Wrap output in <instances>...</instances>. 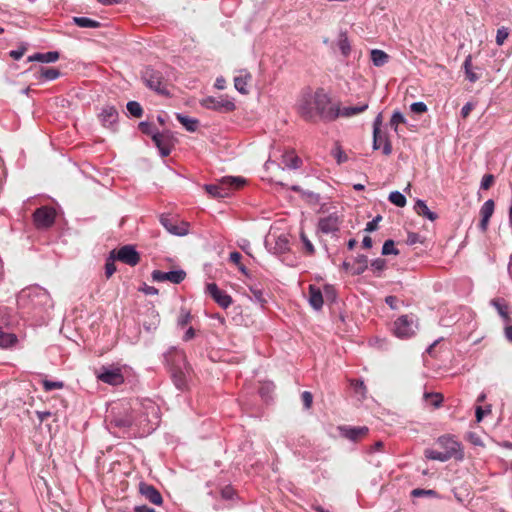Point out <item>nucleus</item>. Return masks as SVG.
<instances>
[{
    "mask_svg": "<svg viewBox=\"0 0 512 512\" xmlns=\"http://www.w3.org/2000/svg\"><path fill=\"white\" fill-rule=\"evenodd\" d=\"M367 107V104L347 107L340 112V109L330 102V98H301L298 112L305 120H334L340 114L347 117L359 114Z\"/></svg>",
    "mask_w": 512,
    "mask_h": 512,
    "instance_id": "nucleus-1",
    "label": "nucleus"
},
{
    "mask_svg": "<svg viewBox=\"0 0 512 512\" xmlns=\"http://www.w3.org/2000/svg\"><path fill=\"white\" fill-rule=\"evenodd\" d=\"M437 444L441 450L426 449V458L441 462H445L453 457L456 459L462 458L461 445L453 436L443 435L438 438Z\"/></svg>",
    "mask_w": 512,
    "mask_h": 512,
    "instance_id": "nucleus-2",
    "label": "nucleus"
},
{
    "mask_svg": "<svg viewBox=\"0 0 512 512\" xmlns=\"http://www.w3.org/2000/svg\"><path fill=\"white\" fill-rule=\"evenodd\" d=\"M245 184V180L241 177H223L220 181L215 184H206L204 186L205 191L214 198H225L236 190L242 188Z\"/></svg>",
    "mask_w": 512,
    "mask_h": 512,
    "instance_id": "nucleus-3",
    "label": "nucleus"
},
{
    "mask_svg": "<svg viewBox=\"0 0 512 512\" xmlns=\"http://www.w3.org/2000/svg\"><path fill=\"white\" fill-rule=\"evenodd\" d=\"M159 419L155 415L154 421L147 420V423L144 424L143 421H137L133 415L125 414V415H116L109 422V429H119L123 432L129 431L133 426L142 427L143 433H150L155 427L158 425Z\"/></svg>",
    "mask_w": 512,
    "mask_h": 512,
    "instance_id": "nucleus-4",
    "label": "nucleus"
},
{
    "mask_svg": "<svg viewBox=\"0 0 512 512\" xmlns=\"http://www.w3.org/2000/svg\"><path fill=\"white\" fill-rule=\"evenodd\" d=\"M417 323L413 315H401L394 322L393 334L400 339H409L416 333Z\"/></svg>",
    "mask_w": 512,
    "mask_h": 512,
    "instance_id": "nucleus-5",
    "label": "nucleus"
},
{
    "mask_svg": "<svg viewBox=\"0 0 512 512\" xmlns=\"http://www.w3.org/2000/svg\"><path fill=\"white\" fill-rule=\"evenodd\" d=\"M382 114H378L373 126V149L382 148L384 155L388 156L392 153V144L386 133L381 132Z\"/></svg>",
    "mask_w": 512,
    "mask_h": 512,
    "instance_id": "nucleus-6",
    "label": "nucleus"
},
{
    "mask_svg": "<svg viewBox=\"0 0 512 512\" xmlns=\"http://www.w3.org/2000/svg\"><path fill=\"white\" fill-rule=\"evenodd\" d=\"M96 377L99 381L112 386L124 383V376L120 367L102 366L96 371Z\"/></svg>",
    "mask_w": 512,
    "mask_h": 512,
    "instance_id": "nucleus-7",
    "label": "nucleus"
},
{
    "mask_svg": "<svg viewBox=\"0 0 512 512\" xmlns=\"http://www.w3.org/2000/svg\"><path fill=\"white\" fill-rule=\"evenodd\" d=\"M160 223L173 235L184 236L189 232V224L176 216L163 214L160 216Z\"/></svg>",
    "mask_w": 512,
    "mask_h": 512,
    "instance_id": "nucleus-8",
    "label": "nucleus"
},
{
    "mask_svg": "<svg viewBox=\"0 0 512 512\" xmlns=\"http://www.w3.org/2000/svg\"><path fill=\"white\" fill-rule=\"evenodd\" d=\"M142 79L145 82V84L154 92L159 94H165V87L163 83V78L161 76V73L152 69V68H145V70L142 72Z\"/></svg>",
    "mask_w": 512,
    "mask_h": 512,
    "instance_id": "nucleus-9",
    "label": "nucleus"
},
{
    "mask_svg": "<svg viewBox=\"0 0 512 512\" xmlns=\"http://www.w3.org/2000/svg\"><path fill=\"white\" fill-rule=\"evenodd\" d=\"M55 216L56 213L53 208L43 206L35 210L33 220L37 228L46 229L53 225Z\"/></svg>",
    "mask_w": 512,
    "mask_h": 512,
    "instance_id": "nucleus-10",
    "label": "nucleus"
},
{
    "mask_svg": "<svg viewBox=\"0 0 512 512\" xmlns=\"http://www.w3.org/2000/svg\"><path fill=\"white\" fill-rule=\"evenodd\" d=\"M200 105L219 113H227L235 109V104L227 98H201Z\"/></svg>",
    "mask_w": 512,
    "mask_h": 512,
    "instance_id": "nucleus-11",
    "label": "nucleus"
},
{
    "mask_svg": "<svg viewBox=\"0 0 512 512\" xmlns=\"http://www.w3.org/2000/svg\"><path fill=\"white\" fill-rule=\"evenodd\" d=\"M115 257L117 260L130 266H136L140 262L139 253L131 245H125L115 250Z\"/></svg>",
    "mask_w": 512,
    "mask_h": 512,
    "instance_id": "nucleus-12",
    "label": "nucleus"
},
{
    "mask_svg": "<svg viewBox=\"0 0 512 512\" xmlns=\"http://www.w3.org/2000/svg\"><path fill=\"white\" fill-rule=\"evenodd\" d=\"M206 291L220 307L226 309L232 304V297L224 290H221L217 284H207Z\"/></svg>",
    "mask_w": 512,
    "mask_h": 512,
    "instance_id": "nucleus-13",
    "label": "nucleus"
},
{
    "mask_svg": "<svg viewBox=\"0 0 512 512\" xmlns=\"http://www.w3.org/2000/svg\"><path fill=\"white\" fill-rule=\"evenodd\" d=\"M152 140L156 147L159 149L162 157H166L171 153L173 147V138L170 135V132H158L156 135H154Z\"/></svg>",
    "mask_w": 512,
    "mask_h": 512,
    "instance_id": "nucleus-14",
    "label": "nucleus"
},
{
    "mask_svg": "<svg viewBox=\"0 0 512 512\" xmlns=\"http://www.w3.org/2000/svg\"><path fill=\"white\" fill-rule=\"evenodd\" d=\"M340 435L350 441L357 442L368 435L369 429L366 426L353 427V426H340Z\"/></svg>",
    "mask_w": 512,
    "mask_h": 512,
    "instance_id": "nucleus-15",
    "label": "nucleus"
},
{
    "mask_svg": "<svg viewBox=\"0 0 512 512\" xmlns=\"http://www.w3.org/2000/svg\"><path fill=\"white\" fill-rule=\"evenodd\" d=\"M186 277V273L183 270L163 272L160 270H154L152 272V279L157 282L170 281L174 284L181 283Z\"/></svg>",
    "mask_w": 512,
    "mask_h": 512,
    "instance_id": "nucleus-16",
    "label": "nucleus"
},
{
    "mask_svg": "<svg viewBox=\"0 0 512 512\" xmlns=\"http://www.w3.org/2000/svg\"><path fill=\"white\" fill-rule=\"evenodd\" d=\"M341 223L342 219L336 213H333L320 218L318 227L321 232L328 234L338 231Z\"/></svg>",
    "mask_w": 512,
    "mask_h": 512,
    "instance_id": "nucleus-17",
    "label": "nucleus"
},
{
    "mask_svg": "<svg viewBox=\"0 0 512 512\" xmlns=\"http://www.w3.org/2000/svg\"><path fill=\"white\" fill-rule=\"evenodd\" d=\"M139 492L154 505H161L163 502L162 495L153 485L141 482L139 484Z\"/></svg>",
    "mask_w": 512,
    "mask_h": 512,
    "instance_id": "nucleus-18",
    "label": "nucleus"
},
{
    "mask_svg": "<svg viewBox=\"0 0 512 512\" xmlns=\"http://www.w3.org/2000/svg\"><path fill=\"white\" fill-rule=\"evenodd\" d=\"M495 209V203L492 199L487 200L480 209L481 220L479 222V229L485 233L488 229L490 218L492 217Z\"/></svg>",
    "mask_w": 512,
    "mask_h": 512,
    "instance_id": "nucleus-19",
    "label": "nucleus"
},
{
    "mask_svg": "<svg viewBox=\"0 0 512 512\" xmlns=\"http://www.w3.org/2000/svg\"><path fill=\"white\" fill-rule=\"evenodd\" d=\"M99 119L104 127L112 128L118 121V112L115 107H105L99 114Z\"/></svg>",
    "mask_w": 512,
    "mask_h": 512,
    "instance_id": "nucleus-20",
    "label": "nucleus"
},
{
    "mask_svg": "<svg viewBox=\"0 0 512 512\" xmlns=\"http://www.w3.org/2000/svg\"><path fill=\"white\" fill-rule=\"evenodd\" d=\"M282 164L288 169H298L302 165V160L293 150H289L282 155Z\"/></svg>",
    "mask_w": 512,
    "mask_h": 512,
    "instance_id": "nucleus-21",
    "label": "nucleus"
},
{
    "mask_svg": "<svg viewBox=\"0 0 512 512\" xmlns=\"http://www.w3.org/2000/svg\"><path fill=\"white\" fill-rule=\"evenodd\" d=\"M250 80V73H248L246 70L239 71V74L234 77L235 89L241 94H247L248 90L246 89V86Z\"/></svg>",
    "mask_w": 512,
    "mask_h": 512,
    "instance_id": "nucleus-22",
    "label": "nucleus"
},
{
    "mask_svg": "<svg viewBox=\"0 0 512 512\" xmlns=\"http://www.w3.org/2000/svg\"><path fill=\"white\" fill-rule=\"evenodd\" d=\"M310 305L315 309L319 310L323 306V295L320 288L315 285L309 286V297H308Z\"/></svg>",
    "mask_w": 512,
    "mask_h": 512,
    "instance_id": "nucleus-23",
    "label": "nucleus"
},
{
    "mask_svg": "<svg viewBox=\"0 0 512 512\" xmlns=\"http://www.w3.org/2000/svg\"><path fill=\"white\" fill-rule=\"evenodd\" d=\"M59 59V53L57 51H49L46 53H35L29 56L28 61H37L41 63H52Z\"/></svg>",
    "mask_w": 512,
    "mask_h": 512,
    "instance_id": "nucleus-24",
    "label": "nucleus"
},
{
    "mask_svg": "<svg viewBox=\"0 0 512 512\" xmlns=\"http://www.w3.org/2000/svg\"><path fill=\"white\" fill-rule=\"evenodd\" d=\"M176 119L184 126V128L189 132H196L199 128V120L196 118H191L185 116L181 113L175 114Z\"/></svg>",
    "mask_w": 512,
    "mask_h": 512,
    "instance_id": "nucleus-25",
    "label": "nucleus"
},
{
    "mask_svg": "<svg viewBox=\"0 0 512 512\" xmlns=\"http://www.w3.org/2000/svg\"><path fill=\"white\" fill-rule=\"evenodd\" d=\"M490 303L497 310L499 315L503 318V320L506 323H509L511 321V318H510L509 312H508V305L504 299L495 298V299H492Z\"/></svg>",
    "mask_w": 512,
    "mask_h": 512,
    "instance_id": "nucleus-26",
    "label": "nucleus"
},
{
    "mask_svg": "<svg viewBox=\"0 0 512 512\" xmlns=\"http://www.w3.org/2000/svg\"><path fill=\"white\" fill-rule=\"evenodd\" d=\"M416 213L420 216L428 218L430 221H435L438 215L429 210L426 203L422 200H417L414 206Z\"/></svg>",
    "mask_w": 512,
    "mask_h": 512,
    "instance_id": "nucleus-27",
    "label": "nucleus"
},
{
    "mask_svg": "<svg viewBox=\"0 0 512 512\" xmlns=\"http://www.w3.org/2000/svg\"><path fill=\"white\" fill-rule=\"evenodd\" d=\"M17 342V336L14 333L5 332L0 328V347L9 348Z\"/></svg>",
    "mask_w": 512,
    "mask_h": 512,
    "instance_id": "nucleus-28",
    "label": "nucleus"
},
{
    "mask_svg": "<svg viewBox=\"0 0 512 512\" xmlns=\"http://www.w3.org/2000/svg\"><path fill=\"white\" fill-rule=\"evenodd\" d=\"M466 79L470 82H476L479 79V75L474 71L472 67V57L468 55L463 63Z\"/></svg>",
    "mask_w": 512,
    "mask_h": 512,
    "instance_id": "nucleus-29",
    "label": "nucleus"
},
{
    "mask_svg": "<svg viewBox=\"0 0 512 512\" xmlns=\"http://www.w3.org/2000/svg\"><path fill=\"white\" fill-rule=\"evenodd\" d=\"M72 21L81 28H99L101 23L88 17H73Z\"/></svg>",
    "mask_w": 512,
    "mask_h": 512,
    "instance_id": "nucleus-30",
    "label": "nucleus"
},
{
    "mask_svg": "<svg viewBox=\"0 0 512 512\" xmlns=\"http://www.w3.org/2000/svg\"><path fill=\"white\" fill-rule=\"evenodd\" d=\"M389 56L386 52L374 49L371 51V60L373 64L377 67L383 66L388 62Z\"/></svg>",
    "mask_w": 512,
    "mask_h": 512,
    "instance_id": "nucleus-31",
    "label": "nucleus"
},
{
    "mask_svg": "<svg viewBox=\"0 0 512 512\" xmlns=\"http://www.w3.org/2000/svg\"><path fill=\"white\" fill-rule=\"evenodd\" d=\"M338 47L343 56L347 57L351 51L350 41L347 36V32L341 31L338 37Z\"/></svg>",
    "mask_w": 512,
    "mask_h": 512,
    "instance_id": "nucleus-32",
    "label": "nucleus"
},
{
    "mask_svg": "<svg viewBox=\"0 0 512 512\" xmlns=\"http://www.w3.org/2000/svg\"><path fill=\"white\" fill-rule=\"evenodd\" d=\"M368 267V258L365 255H358L354 262V274H362Z\"/></svg>",
    "mask_w": 512,
    "mask_h": 512,
    "instance_id": "nucleus-33",
    "label": "nucleus"
},
{
    "mask_svg": "<svg viewBox=\"0 0 512 512\" xmlns=\"http://www.w3.org/2000/svg\"><path fill=\"white\" fill-rule=\"evenodd\" d=\"M115 260H117L115 257V250H112L105 263L106 278H110L116 272Z\"/></svg>",
    "mask_w": 512,
    "mask_h": 512,
    "instance_id": "nucleus-34",
    "label": "nucleus"
},
{
    "mask_svg": "<svg viewBox=\"0 0 512 512\" xmlns=\"http://www.w3.org/2000/svg\"><path fill=\"white\" fill-rule=\"evenodd\" d=\"M60 75V71L56 68L52 67H41L40 69V77L45 80H54L58 78Z\"/></svg>",
    "mask_w": 512,
    "mask_h": 512,
    "instance_id": "nucleus-35",
    "label": "nucleus"
},
{
    "mask_svg": "<svg viewBox=\"0 0 512 512\" xmlns=\"http://www.w3.org/2000/svg\"><path fill=\"white\" fill-rule=\"evenodd\" d=\"M389 201L396 205L397 207H404L406 205L405 196L399 191H393L389 194Z\"/></svg>",
    "mask_w": 512,
    "mask_h": 512,
    "instance_id": "nucleus-36",
    "label": "nucleus"
},
{
    "mask_svg": "<svg viewBox=\"0 0 512 512\" xmlns=\"http://www.w3.org/2000/svg\"><path fill=\"white\" fill-rule=\"evenodd\" d=\"M332 156L336 159L338 164L345 163L348 160L347 154L343 151L339 144H336L332 150Z\"/></svg>",
    "mask_w": 512,
    "mask_h": 512,
    "instance_id": "nucleus-37",
    "label": "nucleus"
},
{
    "mask_svg": "<svg viewBox=\"0 0 512 512\" xmlns=\"http://www.w3.org/2000/svg\"><path fill=\"white\" fill-rule=\"evenodd\" d=\"M412 497H437L438 494L432 489L416 488L411 491Z\"/></svg>",
    "mask_w": 512,
    "mask_h": 512,
    "instance_id": "nucleus-38",
    "label": "nucleus"
},
{
    "mask_svg": "<svg viewBox=\"0 0 512 512\" xmlns=\"http://www.w3.org/2000/svg\"><path fill=\"white\" fill-rule=\"evenodd\" d=\"M127 110L134 117H141L143 113V109L141 105L136 101H130L127 103Z\"/></svg>",
    "mask_w": 512,
    "mask_h": 512,
    "instance_id": "nucleus-39",
    "label": "nucleus"
},
{
    "mask_svg": "<svg viewBox=\"0 0 512 512\" xmlns=\"http://www.w3.org/2000/svg\"><path fill=\"white\" fill-rule=\"evenodd\" d=\"M382 254L383 255H390V254L398 255L399 254V250L395 248V243L393 240L388 239L384 242L383 247H382Z\"/></svg>",
    "mask_w": 512,
    "mask_h": 512,
    "instance_id": "nucleus-40",
    "label": "nucleus"
},
{
    "mask_svg": "<svg viewBox=\"0 0 512 512\" xmlns=\"http://www.w3.org/2000/svg\"><path fill=\"white\" fill-rule=\"evenodd\" d=\"M173 381L178 389H184L186 386L185 375L182 371L176 370L173 372Z\"/></svg>",
    "mask_w": 512,
    "mask_h": 512,
    "instance_id": "nucleus-41",
    "label": "nucleus"
},
{
    "mask_svg": "<svg viewBox=\"0 0 512 512\" xmlns=\"http://www.w3.org/2000/svg\"><path fill=\"white\" fill-rule=\"evenodd\" d=\"M138 127L143 134L150 135L152 138L158 133L154 126L149 122H140Z\"/></svg>",
    "mask_w": 512,
    "mask_h": 512,
    "instance_id": "nucleus-42",
    "label": "nucleus"
},
{
    "mask_svg": "<svg viewBox=\"0 0 512 512\" xmlns=\"http://www.w3.org/2000/svg\"><path fill=\"white\" fill-rule=\"evenodd\" d=\"M405 123V118L399 111L393 113L390 119V126L397 132L399 124Z\"/></svg>",
    "mask_w": 512,
    "mask_h": 512,
    "instance_id": "nucleus-43",
    "label": "nucleus"
},
{
    "mask_svg": "<svg viewBox=\"0 0 512 512\" xmlns=\"http://www.w3.org/2000/svg\"><path fill=\"white\" fill-rule=\"evenodd\" d=\"M42 385H43V389L46 392H49V391H52V390H55V389H61L64 386L63 382H60V381H50V380H43Z\"/></svg>",
    "mask_w": 512,
    "mask_h": 512,
    "instance_id": "nucleus-44",
    "label": "nucleus"
},
{
    "mask_svg": "<svg viewBox=\"0 0 512 512\" xmlns=\"http://www.w3.org/2000/svg\"><path fill=\"white\" fill-rule=\"evenodd\" d=\"M509 36V31L506 27H501L497 30V34H496V44L498 46H501L504 44L505 40L508 38Z\"/></svg>",
    "mask_w": 512,
    "mask_h": 512,
    "instance_id": "nucleus-45",
    "label": "nucleus"
},
{
    "mask_svg": "<svg viewBox=\"0 0 512 512\" xmlns=\"http://www.w3.org/2000/svg\"><path fill=\"white\" fill-rule=\"evenodd\" d=\"M495 183V177L492 174H485L481 180V189L488 190L490 189Z\"/></svg>",
    "mask_w": 512,
    "mask_h": 512,
    "instance_id": "nucleus-46",
    "label": "nucleus"
},
{
    "mask_svg": "<svg viewBox=\"0 0 512 512\" xmlns=\"http://www.w3.org/2000/svg\"><path fill=\"white\" fill-rule=\"evenodd\" d=\"M351 386H353L356 393H360L363 397H365L367 389L362 380H358V379L352 380Z\"/></svg>",
    "mask_w": 512,
    "mask_h": 512,
    "instance_id": "nucleus-47",
    "label": "nucleus"
},
{
    "mask_svg": "<svg viewBox=\"0 0 512 512\" xmlns=\"http://www.w3.org/2000/svg\"><path fill=\"white\" fill-rule=\"evenodd\" d=\"M386 268V260L377 258L371 262V269L374 272H382Z\"/></svg>",
    "mask_w": 512,
    "mask_h": 512,
    "instance_id": "nucleus-48",
    "label": "nucleus"
},
{
    "mask_svg": "<svg viewBox=\"0 0 512 512\" xmlns=\"http://www.w3.org/2000/svg\"><path fill=\"white\" fill-rule=\"evenodd\" d=\"M250 292H251L253 298L256 301H258L259 303L264 304L266 302L263 291L261 289H258L256 287H251Z\"/></svg>",
    "mask_w": 512,
    "mask_h": 512,
    "instance_id": "nucleus-49",
    "label": "nucleus"
},
{
    "mask_svg": "<svg viewBox=\"0 0 512 512\" xmlns=\"http://www.w3.org/2000/svg\"><path fill=\"white\" fill-rule=\"evenodd\" d=\"M191 320V315L188 311H185V310H181V313L178 317V324L181 326V327H184L186 326Z\"/></svg>",
    "mask_w": 512,
    "mask_h": 512,
    "instance_id": "nucleus-50",
    "label": "nucleus"
},
{
    "mask_svg": "<svg viewBox=\"0 0 512 512\" xmlns=\"http://www.w3.org/2000/svg\"><path fill=\"white\" fill-rule=\"evenodd\" d=\"M303 405L306 409H310L313 402V396L309 391H304L301 395Z\"/></svg>",
    "mask_w": 512,
    "mask_h": 512,
    "instance_id": "nucleus-51",
    "label": "nucleus"
},
{
    "mask_svg": "<svg viewBox=\"0 0 512 512\" xmlns=\"http://www.w3.org/2000/svg\"><path fill=\"white\" fill-rule=\"evenodd\" d=\"M382 220V217L380 215L376 216L372 221H369L366 224L365 230L368 232H373L378 228L379 221Z\"/></svg>",
    "mask_w": 512,
    "mask_h": 512,
    "instance_id": "nucleus-52",
    "label": "nucleus"
},
{
    "mask_svg": "<svg viewBox=\"0 0 512 512\" xmlns=\"http://www.w3.org/2000/svg\"><path fill=\"white\" fill-rule=\"evenodd\" d=\"M426 110L427 107L423 102H416L411 105V111L416 114L424 113Z\"/></svg>",
    "mask_w": 512,
    "mask_h": 512,
    "instance_id": "nucleus-53",
    "label": "nucleus"
},
{
    "mask_svg": "<svg viewBox=\"0 0 512 512\" xmlns=\"http://www.w3.org/2000/svg\"><path fill=\"white\" fill-rule=\"evenodd\" d=\"M300 236H301V240H302V242L304 244V247H305L307 253L313 254L314 253V247H313L312 243L310 242V240L307 238V236L303 232L301 233Z\"/></svg>",
    "mask_w": 512,
    "mask_h": 512,
    "instance_id": "nucleus-54",
    "label": "nucleus"
},
{
    "mask_svg": "<svg viewBox=\"0 0 512 512\" xmlns=\"http://www.w3.org/2000/svg\"><path fill=\"white\" fill-rule=\"evenodd\" d=\"M241 259L242 255L237 251L231 252L229 255V261L235 264L236 266L240 265Z\"/></svg>",
    "mask_w": 512,
    "mask_h": 512,
    "instance_id": "nucleus-55",
    "label": "nucleus"
},
{
    "mask_svg": "<svg viewBox=\"0 0 512 512\" xmlns=\"http://www.w3.org/2000/svg\"><path fill=\"white\" fill-rule=\"evenodd\" d=\"M25 50H26V48H25V47H21V48L16 49V50H11V51L9 52V55H10L14 60H19V59H20V58H22V56L24 55Z\"/></svg>",
    "mask_w": 512,
    "mask_h": 512,
    "instance_id": "nucleus-56",
    "label": "nucleus"
},
{
    "mask_svg": "<svg viewBox=\"0 0 512 512\" xmlns=\"http://www.w3.org/2000/svg\"><path fill=\"white\" fill-rule=\"evenodd\" d=\"M473 108H474V104L472 102H468L466 105H464L461 110L462 117L467 118Z\"/></svg>",
    "mask_w": 512,
    "mask_h": 512,
    "instance_id": "nucleus-57",
    "label": "nucleus"
},
{
    "mask_svg": "<svg viewBox=\"0 0 512 512\" xmlns=\"http://www.w3.org/2000/svg\"><path fill=\"white\" fill-rule=\"evenodd\" d=\"M385 302H386L387 305H389V307L391 309H397L398 308V306H397L398 299L395 296H392V295L387 296L385 298Z\"/></svg>",
    "mask_w": 512,
    "mask_h": 512,
    "instance_id": "nucleus-58",
    "label": "nucleus"
},
{
    "mask_svg": "<svg viewBox=\"0 0 512 512\" xmlns=\"http://www.w3.org/2000/svg\"><path fill=\"white\" fill-rule=\"evenodd\" d=\"M490 412H491V410H490V409L484 410L481 406H478V407L476 408V413H475L476 420H477L478 422L482 421V419H483V417H484L485 413H490Z\"/></svg>",
    "mask_w": 512,
    "mask_h": 512,
    "instance_id": "nucleus-59",
    "label": "nucleus"
},
{
    "mask_svg": "<svg viewBox=\"0 0 512 512\" xmlns=\"http://www.w3.org/2000/svg\"><path fill=\"white\" fill-rule=\"evenodd\" d=\"M214 86L219 89V90H223L226 86V81L223 77H219L216 79L215 81V84Z\"/></svg>",
    "mask_w": 512,
    "mask_h": 512,
    "instance_id": "nucleus-60",
    "label": "nucleus"
},
{
    "mask_svg": "<svg viewBox=\"0 0 512 512\" xmlns=\"http://www.w3.org/2000/svg\"><path fill=\"white\" fill-rule=\"evenodd\" d=\"M134 512H155V510L146 505H141V506H136L134 508Z\"/></svg>",
    "mask_w": 512,
    "mask_h": 512,
    "instance_id": "nucleus-61",
    "label": "nucleus"
},
{
    "mask_svg": "<svg viewBox=\"0 0 512 512\" xmlns=\"http://www.w3.org/2000/svg\"><path fill=\"white\" fill-rule=\"evenodd\" d=\"M362 246L366 249H370L372 247V238L370 236H365L362 241Z\"/></svg>",
    "mask_w": 512,
    "mask_h": 512,
    "instance_id": "nucleus-62",
    "label": "nucleus"
},
{
    "mask_svg": "<svg viewBox=\"0 0 512 512\" xmlns=\"http://www.w3.org/2000/svg\"><path fill=\"white\" fill-rule=\"evenodd\" d=\"M233 495V489L231 487H226L222 490V496L223 498H231Z\"/></svg>",
    "mask_w": 512,
    "mask_h": 512,
    "instance_id": "nucleus-63",
    "label": "nucleus"
},
{
    "mask_svg": "<svg viewBox=\"0 0 512 512\" xmlns=\"http://www.w3.org/2000/svg\"><path fill=\"white\" fill-rule=\"evenodd\" d=\"M505 337L512 342V326L505 327Z\"/></svg>",
    "mask_w": 512,
    "mask_h": 512,
    "instance_id": "nucleus-64",
    "label": "nucleus"
}]
</instances>
